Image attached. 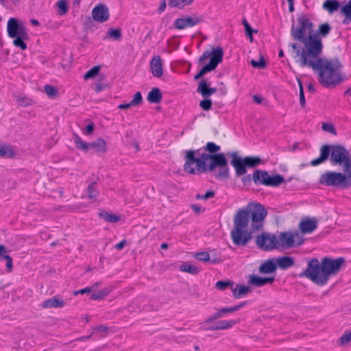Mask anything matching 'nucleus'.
Here are the masks:
<instances>
[{"label":"nucleus","instance_id":"49","mask_svg":"<svg viewBox=\"0 0 351 351\" xmlns=\"http://www.w3.org/2000/svg\"><path fill=\"white\" fill-rule=\"evenodd\" d=\"M297 81L298 82L299 88H300V103L302 107H304L306 100H305V96H304L302 83L300 79L298 77H297Z\"/></svg>","mask_w":351,"mask_h":351},{"label":"nucleus","instance_id":"54","mask_svg":"<svg viewBox=\"0 0 351 351\" xmlns=\"http://www.w3.org/2000/svg\"><path fill=\"white\" fill-rule=\"evenodd\" d=\"M58 7L61 14H65L68 10L67 2L66 0H60L57 3Z\"/></svg>","mask_w":351,"mask_h":351},{"label":"nucleus","instance_id":"21","mask_svg":"<svg viewBox=\"0 0 351 351\" xmlns=\"http://www.w3.org/2000/svg\"><path fill=\"white\" fill-rule=\"evenodd\" d=\"M40 306L43 308H62L64 306V302L61 299L53 297L43 302Z\"/></svg>","mask_w":351,"mask_h":351},{"label":"nucleus","instance_id":"30","mask_svg":"<svg viewBox=\"0 0 351 351\" xmlns=\"http://www.w3.org/2000/svg\"><path fill=\"white\" fill-rule=\"evenodd\" d=\"M194 257L197 258L198 261L202 262L211 261V263H219L221 262V260L218 258L210 259L209 254L206 252L196 253L195 254Z\"/></svg>","mask_w":351,"mask_h":351},{"label":"nucleus","instance_id":"16","mask_svg":"<svg viewBox=\"0 0 351 351\" xmlns=\"http://www.w3.org/2000/svg\"><path fill=\"white\" fill-rule=\"evenodd\" d=\"M110 16L109 10L104 4H99L92 10V17L98 23H104L108 20Z\"/></svg>","mask_w":351,"mask_h":351},{"label":"nucleus","instance_id":"39","mask_svg":"<svg viewBox=\"0 0 351 351\" xmlns=\"http://www.w3.org/2000/svg\"><path fill=\"white\" fill-rule=\"evenodd\" d=\"M338 342L343 347L348 345L351 342V331H346L338 339Z\"/></svg>","mask_w":351,"mask_h":351},{"label":"nucleus","instance_id":"24","mask_svg":"<svg viewBox=\"0 0 351 351\" xmlns=\"http://www.w3.org/2000/svg\"><path fill=\"white\" fill-rule=\"evenodd\" d=\"M276 263L280 269H286L294 265V261L290 256H282L276 259Z\"/></svg>","mask_w":351,"mask_h":351},{"label":"nucleus","instance_id":"50","mask_svg":"<svg viewBox=\"0 0 351 351\" xmlns=\"http://www.w3.org/2000/svg\"><path fill=\"white\" fill-rule=\"evenodd\" d=\"M232 285H233V282L230 280H228V281L220 280V281H218L216 282L215 287L219 290H224L228 287L232 286Z\"/></svg>","mask_w":351,"mask_h":351},{"label":"nucleus","instance_id":"61","mask_svg":"<svg viewBox=\"0 0 351 351\" xmlns=\"http://www.w3.org/2000/svg\"><path fill=\"white\" fill-rule=\"evenodd\" d=\"M4 245H0V259H4L5 256H8Z\"/></svg>","mask_w":351,"mask_h":351},{"label":"nucleus","instance_id":"28","mask_svg":"<svg viewBox=\"0 0 351 351\" xmlns=\"http://www.w3.org/2000/svg\"><path fill=\"white\" fill-rule=\"evenodd\" d=\"M98 215L100 218H102L104 221L107 222L116 223L120 220L119 215L108 213L104 210H101L99 212Z\"/></svg>","mask_w":351,"mask_h":351},{"label":"nucleus","instance_id":"40","mask_svg":"<svg viewBox=\"0 0 351 351\" xmlns=\"http://www.w3.org/2000/svg\"><path fill=\"white\" fill-rule=\"evenodd\" d=\"M93 332H98L100 334V337L101 338H104L107 336L110 331V328L108 327L106 325H99L93 328Z\"/></svg>","mask_w":351,"mask_h":351},{"label":"nucleus","instance_id":"56","mask_svg":"<svg viewBox=\"0 0 351 351\" xmlns=\"http://www.w3.org/2000/svg\"><path fill=\"white\" fill-rule=\"evenodd\" d=\"M4 260L6 261V267L8 271H11L12 269V259L10 256H5Z\"/></svg>","mask_w":351,"mask_h":351},{"label":"nucleus","instance_id":"55","mask_svg":"<svg viewBox=\"0 0 351 351\" xmlns=\"http://www.w3.org/2000/svg\"><path fill=\"white\" fill-rule=\"evenodd\" d=\"M244 27L246 34H250V33L256 32V31H254L249 25V23L247 22L246 19H243L242 21Z\"/></svg>","mask_w":351,"mask_h":351},{"label":"nucleus","instance_id":"38","mask_svg":"<svg viewBox=\"0 0 351 351\" xmlns=\"http://www.w3.org/2000/svg\"><path fill=\"white\" fill-rule=\"evenodd\" d=\"M101 69L100 66H95L90 70H88L84 75V80H88L89 79H93L96 76H99V71Z\"/></svg>","mask_w":351,"mask_h":351},{"label":"nucleus","instance_id":"44","mask_svg":"<svg viewBox=\"0 0 351 351\" xmlns=\"http://www.w3.org/2000/svg\"><path fill=\"white\" fill-rule=\"evenodd\" d=\"M251 65L254 68L264 69L266 66V62L263 56H260L259 60L256 61L254 60H250Z\"/></svg>","mask_w":351,"mask_h":351},{"label":"nucleus","instance_id":"23","mask_svg":"<svg viewBox=\"0 0 351 351\" xmlns=\"http://www.w3.org/2000/svg\"><path fill=\"white\" fill-rule=\"evenodd\" d=\"M277 265L274 259H268L259 267V271L262 274H270L274 272Z\"/></svg>","mask_w":351,"mask_h":351},{"label":"nucleus","instance_id":"17","mask_svg":"<svg viewBox=\"0 0 351 351\" xmlns=\"http://www.w3.org/2000/svg\"><path fill=\"white\" fill-rule=\"evenodd\" d=\"M202 21L201 16H189L177 19L174 21V26L178 29H183L189 27H193Z\"/></svg>","mask_w":351,"mask_h":351},{"label":"nucleus","instance_id":"6","mask_svg":"<svg viewBox=\"0 0 351 351\" xmlns=\"http://www.w3.org/2000/svg\"><path fill=\"white\" fill-rule=\"evenodd\" d=\"M311 26L312 23H308V66L315 63L317 60L324 58L320 57L324 47L322 38L326 37L331 31L328 23L319 25L315 31L310 28Z\"/></svg>","mask_w":351,"mask_h":351},{"label":"nucleus","instance_id":"31","mask_svg":"<svg viewBox=\"0 0 351 351\" xmlns=\"http://www.w3.org/2000/svg\"><path fill=\"white\" fill-rule=\"evenodd\" d=\"M339 7L340 3L337 0H326L323 4V8L330 14L337 11Z\"/></svg>","mask_w":351,"mask_h":351},{"label":"nucleus","instance_id":"41","mask_svg":"<svg viewBox=\"0 0 351 351\" xmlns=\"http://www.w3.org/2000/svg\"><path fill=\"white\" fill-rule=\"evenodd\" d=\"M16 103L21 106L26 107L32 105L33 104V101L27 97L18 96L16 97Z\"/></svg>","mask_w":351,"mask_h":351},{"label":"nucleus","instance_id":"13","mask_svg":"<svg viewBox=\"0 0 351 351\" xmlns=\"http://www.w3.org/2000/svg\"><path fill=\"white\" fill-rule=\"evenodd\" d=\"M185 163L184 169L186 172L191 174H195L198 173H203L209 171L208 165L206 162L195 157V151L189 150L186 152Z\"/></svg>","mask_w":351,"mask_h":351},{"label":"nucleus","instance_id":"32","mask_svg":"<svg viewBox=\"0 0 351 351\" xmlns=\"http://www.w3.org/2000/svg\"><path fill=\"white\" fill-rule=\"evenodd\" d=\"M88 197L90 199L96 201L99 195L97 182H92L86 189Z\"/></svg>","mask_w":351,"mask_h":351},{"label":"nucleus","instance_id":"62","mask_svg":"<svg viewBox=\"0 0 351 351\" xmlns=\"http://www.w3.org/2000/svg\"><path fill=\"white\" fill-rule=\"evenodd\" d=\"M93 291H94V287H86V288L82 289H80L79 292H80V294H84V293H90Z\"/></svg>","mask_w":351,"mask_h":351},{"label":"nucleus","instance_id":"4","mask_svg":"<svg viewBox=\"0 0 351 351\" xmlns=\"http://www.w3.org/2000/svg\"><path fill=\"white\" fill-rule=\"evenodd\" d=\"M307 16L302 14L297 19V23H293L291 34L297 42L291 44L293 58L301 66L307 64Z\"/></svg>","mask_w":351,"mask_h":351},{"label":"nucleus","instance_id":"12","mask_svg":"<svg viewBox=\"0 0 351 351\" xmlns=\"http://www.w3.org/2000/svg\"><path fill=\"white\" fill-rule=\"evenodd\" d=\"M319 182L320 184L326 186H335L341 189L350 187L346 181V177L342 172L327 171L320 176Z\"/></svg>","mask_w":351,"mask_h":351},{"label":"nucleus","instance_id":"5","mask_svg":"<svg viewBox=\"0 0 351 351\" xmlns=\"http://www.w3.org/2000/svg\"><path fill=\"white\" fill-rule=\"evenodd\" d=\"M351 158L350 152L341 145H324L320 148L319 158L311 162L316 166L326 162L328 159L333 165L343 166Z\"/></svg>","mask_w":351,"mask_h":351},{"label":"nucleus","instance_id":"35","mask_svg":"<svg viewBox=\"0 0 351 351\" xmlns=\"http://www.w3.org/2000/svg\"><path fill=\"white\" fill-rule=\"evenodd\" d=\"M15 155L11 146L7 145H0V156L5 158H12Z\"/></svg>","mask_w":351,"mask_h":351},{"label":"nucleus","instance_id":"9","mask_svg":"<svg viewBox=\"0 0 351 351\" xmlns=\"http://www.w3.org/2000/svg\"><path fill=\"white\" fill-rule=\"evenodd\" d=\"M223 56V51L219 47L213 49L211 52L208 51L204 52L199 59V62L202 64L208 58L210 57V62L205 65L199 72L195 75L194 79L197 80L201 78L206 73L215 70L218 64L222 61Z\"/></svg>","mask_w":351,"mask_h":351},{"label":"nucleus","instance_id":"14","mask_svg":"<svg viewBox=\"0 0 351 351\" xmlns=\"http://www.w3.org/2000/svg\"><path fill=\"white\" fill-rule=\"evenodd\" d=\"M252 180L256 184L272 186H279L285 181V178L282 176L276 174L274 176H271L267 171L259 169L254 172Z\"/></svg>","mask_w":351,"mask_h":351},{"label":"nucleus","instance_id":"25","mask_svg":"<svg viewBox=\"0 0 351 351\" xmlns=\"http://www.w3.org/2000/svg\"><path fill=\"white\" fill-rule=\"evenodd\" d=\"M89 149H93L97 152H106V143L103 138H97L95 141L89 143Z\"/></svg>","mask_w":351,"mask_h":351},{"label":"nucleus","instance_id":"34","mask_svg":"<svg viewBox=\"0 0 351 351\" xmlns=\"http://www.w3.org/2000/svg\"><path fill=\"white\" fill-rule=\"evenodd\" d=\"M180 270L193 275H196L199 272V269L191 264L184 263L180 266Z\"/></svg>","mask_w":351,"mask_h":351},{"label":"nucleus","instance_id":"43","mask_svg":"<svg viewBox=\"0 0 351 351\" xmlns=\"http://www.w3.org/2000/svg\"><path fill=\"white\" fill-rule=\"evenodd\" d=\"M245 302H242L238 305H236V306H231V307H229V308H221L220 311H221V313L222 314V315L223 316L224 314L226 313H233L234 311H239L240 308H241L245 304Z\"/></svg>","mask_w":351,"mask_h":351},{"label":"nucleus","instance_id":"10","mask_svg":"<svg viewBox=\"0 0 351 351\" xmlns=\"http://www.w3.org/2000/svg\"><path fill=\"white\" fill-rule=\"evenodd\" d=\"M228 155L232 158L230 164L234 167L237 176H241L245 174L247 167H256L261 162V158L258 157L247 156L242 158L238 156L236 152L228 153Z\"/></svg>","mask_w":351,"mask_h":351},{"label":"nucleus","instance_id":"60","mask_svg":"<svg viewBox=\"0 0 351 351\" xmlns=\"http://www.w3.org/2000/svg\"><path fill=\"white\" fill-rule=\"evenodd\" d=\"M252 178L250 175H247V176H244L242 178V182H243V185L249 186L251 184V182H252Z\"/></svg>","mask_w":351,"mask_h":351},{"label":"nucleus","instance_id":"33","mask_svg":"<svg viewBox=\"0 0 351 351\" xmlns=\"http://www.w3.org/2000/svg\"><path fill=\"white\" fill-rule=\"evenodd\" d=\"M106 76L103 74L100 75L95 83V92L99 93L101 90L110 87L109 84L106 83Z\"/></svg>","mask_w":351,"mask_h":351},{"label":"nucleus","instance_id":"42","mask_svg":"<svg viewBox=\"0 0 351 351\" xmlns=\"http://www.w3.org/2000/svg\"><path fill=\"white\" fill-rule=\"evenodd\" d=\"M45 91L46 94L50 98H54L58 96V89L52 86L51 85L47 84L44 86Z\"/></svg>","mask_w":351,"mask_h":351},{"label":"nucleus","instance_id":"20","mask_svg":"<svg viewBox=\"0 0 351 351\" xmlns=\"http://www.w3.org/2000/svg\"><path fill=\"white\" fill-rule=\"evenodd\" d=\"M197 91L204 98L209 97L211 95L216 93L215 88H209L206 80H202L199 82Z\"/></svg>","mask_w":351,"mask_h":351},{"label":"nucleus","instance_id":"51","mask_svg":"<svg viewBox=\"0 0 351 351\" xmlns=\"http://www.w3.org/2000/svg\"><path fill=\"white\" fill-rule=\"evenodd\" d=\"M222 317H223V315L221 313V311H220V309H219L215 313H214L213 315H212L211 316L208 317L206 319L205 323H206V324L212 323L213 322H214Z\"/></svg>","mask_w":351,"mask_h":351},{"label":"nucleus","instance_id":"2","mask_svg":"<svg viewBox=\"0 0 351 351\" xmlns=\"http://www.w3.org/2000/svg\"><path fill=\"white\" fill-rule=\"evenodd\" d=\"M345 259L324 257L321 262L313 258L308 262V278L319 286L326 285L330 276L337 275L344 265Z\"/></svg>","mask_w":351,"mask_h":351},{"label":"nucleus","instance_id":"63","mask_svg":"<svg viewBox=\"0 0 351 351\" xmlns=\"http://www.w3.org/2000/svg\"><path fill=\"white\" fill-rule=\"evenodd\" d=\"M214 195H215V192L213 191H208L205 193V195H203L202 197L204 199H208L211 197H213Z\"/></svg>","mask_w":351,"mask_h":351},{"label":"nucleus","instance_id":"26","mask_svg":"<svg viewBox=\"0 0 351 351\" xmlns=\"http://www.w3.org/2000/svg\"><path fill=\"white\" fill-rule=\"evenodd\" d=\"M147 100L152 104H158L162 99V93L158 88H154L148 93Z\"/></svg>","mask_w":351,"mask_h":351},{"label":"nucleus","instance_id":"7","mask_svg":"<svg viewBox=\"0 0 351 351\" xmlns=\"http://www.w3.org/2000/svg\"><path fill=\"white\" fill-rule=\"evenodd\" d=\"M205 162L210 160L208 168L210 172L213 173L217 179H227L229 177V167L228 160L223 153L210 154L204 153L199 158Z\"/></svg>","mask_w":351,"mask_h":351},{"label":"nucleus","instance_id":"18","mask_svg":"<svg viewBox=\"0 0 351 351\" xmlns=\"http://www.w3.org/2000/svg\"><path fill=\"white\" fill-rule=\"evenodd\" d=\"M152 73L156 77H160L163 75L162 60L160 56H154L150 62Z\"/></svg>","mask_w":351,"mask_h":351},{"label":"nucleus","instance_id":"27","mask_svg":"<svg viewBox=\"0 0 351 351\" xmlns=\"http://www.w3.org/2000/svg\"><path fill=\"white\" fill-rule=\"evenodd\" d=\"M340 13L344 16L343 24L348 25L351 22V0L341 8Z\"/></svg>","mask_w":351,"mask_h":351},{"label":"nucleus","instance_id":"52","mask_svg":"<svg viewBox=\"0 0 351 351\" xmlns=\"http://www.w3.org/2000/svg\"><path fill=\"white\" fill-rule=\"evenodd\" d=\"M199 106L204 110H209L212 107V101L205 98V99L200 101Z\"/></svg>","mask_w":351,"mask_h":351},{"label":"nucleus","instance_id":"22","mask_svg":"<svg viewBox=\"0 0 351 351\" xmlns=\"http://www.w3.org/2000/svg\"><path fill=\"white\" fill-rule=\"evenodd\" d=\"M239 323V320H220L215 325L208 328L210 330H226Z\"/></svg>","mask_w":351,"mask_h":351},{"label":"nucleus","instance_id":"53","mask_svg":"<svg viewBox=\"0 0 351 351\" xmlns=\"http://www.w3.org/2000/svg\"><path fill=\"white\" fill-rule=\"evenodd\" d=\"M143 101V98L141 92L138 91L135 93L133 99L131 101V104L136 106L140 105Z\"/></svg>","mask_w":351,"mask_h":351},{"label":"nucleus","instance_id":"36","mask_svg":"<svg viewBox=\"0 0 351 351\" xmlns=\"http://www.w3.org/2000/svg\"><path fill=\"white\" fill-rule=\"evenodd\" d=\"M342 173L346 177V181L349 186H351V158L342 166Z\"/></svg>","mask_w":351,"mask_h":351},{"label":"nucleus","instance_id":"29","mask_svg":"<svg viewBox=\"0 0 351 351\" xmlns=\"http://www.w3.org/2000/svg\"><path fill=\"white\" fill-rule=\"evenodd\" d=\"M252 289L250 287L244 285H237V287L232 289L233 296L238 299L243 295H245L248 293L251 292Z\"/></svg>","mask_w":351,"mask_h":351},{"label":"nucleus","instance_id":"59","mask_svg":"<svg viewBox=\"0 0 351 351\" xmlns=\"http://www.w3.org/2000/svg\"><path fill=\"white\" fill-rule=\"evenodd\" d=\"M95 125L93 123H90L88 125L86 128V132L85 134L86 135H90L93 133L94 131Z\"/></svg>","mask_w":351,"mask_h":351},{"label":"nucleus","instance_id":"8","mask_svg":"<svg viewBox=\"0 0 351 351\" xmlns=\"http://www.w3.org/2000/svg\"><path fill=\"white\" fill-rule=\"evenodd\" d=\"M8 34L10 38H14L13 43L22 50L27 49L25 40L29 38L27 28L22 22L15 18H10L7 25Z\"/></svg>","mask_w":351,"mask_h":351},{"label":"nucleus","instance_id":"15","mask_svg":"<svg viewBox=\"0 0 351 351\" xmlns=\"http://www.w3.org/2000/svg\"><path fill=\"white\" fill-rule=\"evenodd\" d=\"M258 247L263 251H271L277 249V237L268 232H262L255 239Z\"/></svg>","mask_w":351,"mask_h":351},{"label":"nucleus","instance_id":"46","mask_svg":"<svg viewBox=\"0 0 351 351\" xmlns=\"http://www.w3.org/2000/svg\"><path fill=\"white\" fill-rule=\"evenodd\" d=\"M206 150L210 154H217L220 150V147L213 142H209L206 144Z\"/></svg>","mask_w":351,"mask_h":351},{"label":"nucleus","instance_id":"45","mask_svg":"<svg viewBox=\"0 0 351 351\" xmlns=\"http://www.w3.org/2000/svg\"><path fill=\"white\" fill-rule=\"evenodd\" d=\"M107 36L112 38L114 40H119L121 38V32L119 29L111 28L107 32Z\"/></svg>","mask_w":351,"mask_h":351},{"label":"nucleus","instance_id":"37","mask_svg":"<svg viewBox=\"0 0 351 351\" xmlns=\"http://www.w3.org/2000/svg\"><path fill=\"white\" fill-rule=\"evenodd\" d=\"M73 141L76 145V147L79 149H82L84 152H88L89 149V143H85L82 141L81 138L77 135L74 134L73 136Z\"/></svg>","mask_w":351,"mask_h":351},{"label":"nucleus","instance_id":"47","mask_svg":"<svg viewBox=\"0 0 351 351\" xmlns=\"http://www.w3.org/2000/svg\"><path fill=\"white\" fill-rule=\"evenodd\" d=\"M319 220L315 217L308 218V235L318 226Z\"/></svg>","mask_w":351,"mask_h":351},{"label":"nucleus","instance_id":"57","mask_svg":"<svg viewBox=\"0 0 351 351\" xmlns=\"http://www.w3.org/2000/svg\"><path fill=\"white\" fill-rule=\"evenodd\" d=\"M301 232L305 234L307 232V219H303L300 223Z\"/></svg>","mask_w":351,"mask_h":351},{"label":"nucleus","instance_id":"19","mask_svg":"<svg viewBox=\"0 0 351 351\" xmlns=\"http://www.w3.org/2000/svg\"><path fill=\"white\" fill-rule=\"evenodd\" d=\"M274 281V277H259L256 275H252L250 276L249 284L255 287H262L267 283L271 284Z\"/></svg>","mask_w":351,"mask_h":351},{"label":"nucleus","instance_id":"3","mask_svg":"<svg viewBox=\"0 0 351 351\" xmlns=\"http://www.w3.org/2000/svg\"><path fill=\"white\" fill-rule=\"evenodd\" d=\"M308 66L313 69L320 84L326 88H334L345 80L341 73L342 66L337 59L317 60Z\"/></svg>","mask_w":351,"mask_h":351},{"label":"nucleus","instance_id":"1","mask_svg":"<svg viewBox=\"0 0 351 351\" xmlns=\"http://www.w3.org/2000/svg\"><path fill=\"white\" fill-rule=\"evenodd\" d=\"M267 211L260 203L250 202L239 209L234 217V227L230 232L234 245L245 246L252 239V233L263 228Z\"/></svg>","mask_w":351,"mask_h":351},{"label":"nucleus","instance_id":"64","mask_svg":"<svg viewBox=\"0 0 351 351\" xmlns=\"http://www.w3.org/2000/svg\"><path fill=\"white\" fill-rule=\"evenodd\" d=\"M134 106L133 104H131V101L127 104H123L118 106V108L121 110H128L130 107Z\"/></svg>","mask_w":351,"mask_h":351},{"label":"nucleus","instance_id":"48","mask_svg":"<svg viewBox=\"0 0 351 351\" xmlns=\"http://www.w3.org/2000/svg\"><path fill=\"white\" fill-rule=\"evenodd\" d=\"M322 129L326 132L336 135V129L333 124L330 123H322Z\"/></svg>","mask_w":351,"mask_h":351},{"label":"nucleus","instance_id":"11","mask_svg":"<svg viewBox=\"0 0 351 351\" xmlns=\"http://www.w3.org/2000/svg\"><path fill=\"white\" fill-rule=\"evenodd\" d=\"M304 243V239L299 231L280 232L277 237V249L287 250Z\"/></svg>","mask_w":351,"mask_h":351},{"label":"nucleus","instance_id":"58","mask_svg":"<svg viewBox=\"0 0 351 351\" xmlns=\"http://www.w3.org/2000/svg\"><path fill=\"white\" fill-rule=\"evenodd\" d=\"M169 5L171 7L182 9V5L180 3V0H170L169 2Z\"/></svg>","mask_w":351,"mask_h":351}]
</instances>
